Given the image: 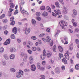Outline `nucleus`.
I'll list each match as a JSON object with an SVG mask.
<instances>
[{
  "label": "nucleus",
  "instance_id": "f257e3e1",
  "mask_svg": "<svg viewBox=\"0 0 79 79\" xmlns=\"http://www.w3.org/2000/svg\"><path fill=\"white\" fill-rule=\"evenodd\" d=\"M59 24L62 27L66 26L68 25L67 22L64 20L60 21L59 22Z\"/></svg>",
  "mask_w": 79,
  "mask_h": 79
},
{
  "label": "nucleus",
  "instance_id": "f03ea898",
  "mask_svg": "<svg viewBox=\"0 0 79 79\" xmlns=\"http://www.w3.org/2000/svg\"><path fill=\"white\" fill-rule=\"evenodd\" d=\"M20 9L21 12L22 14H26V15H28V13L24 9H23H23H22V7H21V6H20Z\"/></svg>",
  "mask_w": 79,
  "mask_h": 79
},
{
  "label": "nucleus",
  "instance_id": "7ed1b4c3",
  "mask_svg": "<svg viewBox=\"0 0 79 79\" xmlns=\"http://www.w3.org/2000/svg\"><path fill=\"white\" fill-rule=\"evenodd\" d=\"M43 55L41 56V58L42 60H44L45 59L44 56H46L47 53L46 52V51L45 50H43Z\"/></svg>",
  "mask_w": 79,
  "mask_h": 79
},
{
  "label": "nucleus",
  "instance_id": "20e7f679",
  "mask_svg": "<svg viewBox=\"0 0 79 79\" xmlns=\"http://www.w3.org/2000/svg\"><path fill=\"white\" fill-rule=\"evenodd\" d=\"M70 53L69 52L67 51L66 52V53H65L64 56L65 57L67 60H69L70 58V56L69 55V54Z\"/></svg>",
  "mask_w": 79,
  "mask_h": 79
},
{
  "label": "nucleus",
  "instance_id": "39448f33",
  "mask_svg": "<svg viewBox=\"0 0 79 79\" xmlns=\"http://www.w3.org/2000/svg\"><path fill=\"white\" fill-rule=\"evenodd\" d=\"M37 67L38 69H40L42 71H44L45 69V68L44 67H41L40 64H38Z\"/></svg>",
  "mask_w": 79,
  "mask_h": 79
},
{
  "label": "nucleus",
  "instance_id": "423d86ee",
  "mask_svg": "<svg viewBox=\"0 0 79 79\" xmlns=\"http://www.w3.org/2000/svg\"><path fill=\"white\" fill-rule=\"evenodd\" d=\"M30 28H28L27 29V28H26L24 29V31H26L25 32V34L26 35H28L30 32Z\"/></svg>",
  "mask_w": 79,
  "mask_h": 79
},
{
  "label": "nucleus",
  "instance_id": "0eeeda50",
  "mask_svg": "<svg viewBox=\"0 0 79 79\" xmlns=\"http://www.w3.org/2000/svg\"><path fill=\"white\" fill-rule=\"evenodd\" d=\"M31 69L32 71H35L36 69L35 66V65H32Z\"/></svg>",
  "mask_w": 79,
  "mask_h": 79
},
{
  "label": "nucleus",
  "instance_id": "6e6552de",
  "mask_svg": "<svg viewBox=\"0 0 79 79\" xmlns=\"http://www.w3.org/2000/svg\"><path fill=\"white\" fill-rule=\"evenodd\" d=\"M54 12L57 15H58L59 14L61 15V11L58 9H57V11L54 10Z\"/></svg>",
  "mask_w": 79,
  "mask_h": 79
},
{
  "label": "nucleus",
  "instance_id": "1a4fd4ad",
  "mask_svg": "<svg viewBox=\"0 0 79 79\" xmlns=\"http://www.w3.org/2000/svg\"><path fill=\"white\" fill-rule=\"evenodd\" d=\"M29 62L30 64H32L33 62V59L32 56H30L29 58Z\"/></svg>",
  "mask_w": 79,
  "mask_h": 79
},
{
  "label": "nucleus",
  "instance_id": "9d476101",
  "mask_svg": "<svg viewBox=\"0 0 79 79\" xmlns=\"http://www.w3.org/2000/svg\"><path fill=\"white\" fill-rule=\"evenodd\" d=\"M10 40L8 39L6 40V42L4 43V44L5 45H7L10 43Z\"/></svg>",
  "mask_w": 79,
  "mask_h": 79
},
{
  "label": "nucleus",
  "instance_id": "9b49d317",
  "mask_svg": "<svg viewBox=\"0 0 79 79\" xmlns=\"http://www.w3.org/2000/svg\"><path fill=\"white\" fill-rule=\"evenodd\" d=\"M55 5L57 8H60V5L59 4V2L56 1L55 3Z\"/></svg>",
  "mask_w": 79,
  "mask_h": 79
},
{
  "label": "nucleus",
  "instance_id": "f8f14e48",
  "mask_svg": "<svg viewBox=\"0 0 79 79\" xmlns=\"http://www.w3.org/2000/svg\"><path fill=\"white\" fill-rule=\"evenodd\" d=\"M62 61L63 63H64V64H68L67 60L65 58H63V59L62 60Z\"/></svg>",
  "mask_w": 79,
  "mask_h": 79
},
{
  "label": "nucleus",
  "instance_id": "ddd939ff",
  "mask_svg": "<svg viewBox=\"0 0 79 79\" xmlns=\"http://www.w3.org/2000/svg\"><path fill=\"white\" fill-rule=\"evenodd\" d=\"M12 32L15 34H16L17 33V29L16 27H14L12 30Z\"/></svg>",
  "mask_w": 79,
  "mask_h": 79
},
{
  "label": "nucleus",
  "instance_id": "4468645a",
  "mask_svg": "<svg viewBox=\"0 0 79 79\" xmlns=\"http://www.w3.org/2000/svg\"><path fill=\"white\" fill-rule=\"evenodd\" d=\"M72 22L73 23V25L74 27H76L77 25V23L75 22V21L74 19H72Z\"/></svg>",
  "mask_w": 79,
  "mask_h": 79
},
{
  "label": "nucleus",
  "instance_id": "2eb2a0df",
  "mask_svg": "<svg viewBox=\"0 0 79 79\" xmlns=\"http://www.w3.org/2000/svg\"><path fill=\"white\" fill-rule=\"evenodd\" d=\"M55 72L56 73H59L60 71L58 68H56L55 69Z\"/></svg>",
  "mask_w": 79,
  "mask_h": 79
},
{
  "label": "nucleus",
  "instance_id": "dca6fc26",
  "mask_svg": "<svg viewBox=\"0 0 79 79\" xmlns=\"http://www.w3.org/2000/svg\"><path fill=\"white\" fill-rule=\"evenodd\" d=\"M57 49V46L56 45H54L52 47V50L54 52H56Z\"/></svg>",
  "mask_w": 79,
  "mask_h": 79
},
{
  "label": "nucleus",
  "instance_id": "f3484780",
  "mask_svg": "<svg viewBox=\"0 0 79 79\" xmlns=\"http://www.w3.org/2000/svg\"><path fill=\"white\" fill-rule=\"evenodd\" d=\"M64 10L63 11V13L64 14H66L67 13L68 9L67 8H66L65 7H64Z\"/></svg>",
  "mask_w": 79,
  "mask_h": 79
},
{
  "label": "nucleus",
  "instance_id": "a211bd4d",
  "mask_svg": "<svg viewBox=\"0 0 79 79\" xmlns=\"http://www.w3.org/2000/svg\"><path fill=\"white\" fill-rule=\"evenodd\" d=\"M59 50L60 52H63V48L62 47L60 46H58Z\"/></svg>",
  "mask_w": 79,
  "mask_h": 79
},
{
  "label": "nucleus",
  "instance_id": "6ab92c4d",
  "mask_svg": "<svg viewBox=\"0 0 79 79\" xmlns=\"http://www.w3.org/2000/svg\"><path fill=\"white\" fill-rule=\"evenodd\" d=\"M51 39L50 37L49 36H47L46 39V41L48 42H49L51 40Z\"/></svg>",
  "mask_w": 79,
  "mask_h": 79
},
{
  "label": "nucleus",
  "instance_id": "aec40b11",
  "mask_svg": "<svg viewBox=\"0 0 79 79\" xmlns=\"http://www.w3.org/2000/svg\"><path fill=\"white\" fill-rule=\"evenodd\" d=\"M21 55L22 56H24V57L25 58L27 57V55L26 54L24 53L23 52L21 53Z\"/></svg>",
  "mask_w": 79,
  "mask_h": 79
},
{
  "label": "nucleus",
  "instance_id": "412c9836",
  "mask_svg": "<svg viewBox=\"0 0 79 79\" xmlns=\"http://www.w3.org/2000/svg\"><path fill=\"white\" fill-rule=\"evenodd\" d=\"M16 76L18 78H20L21 77V75L19 73H16Z\"/></svg>",
  "mask_w": 79,
  "mask_h": 79
},
{
  "label": "nucleus",
  "instance_id": "4be33fe9",
  "mask_svg": "<svg viewBox=\"0 0 79 79\" xmlns=\"http://www.w3.org/2000/svg\"><path fill=\"white\" fill-rule=\"evenodd\" d=\"M10 8H14L15 6V5L13 3H10Z\"/></svg>",
  "mask_w": 79,
  "mask_h": 79
},
{
  "label": "nucleus",
  "instance_id": "5701e85b",
  "mask_svg": "<svg viewBox=\"0 0 79 79\" xmlns=\"http://www.w3.org/2000/svg\"><path fill=\"white\" fill-rule=\"evenodd\" d=\"M5 14H3L1 15L0 16V19H2L5 18Z\"/></svg>",
  "mask_w": 79,
  "mask_h": 79
},
{
  "label": "nucleus",
  "instance_id": "b1692460",
  "mask_svg": "<svg viewBox=\"0 0 79 79\" xmlns=\"http://www.w3.org/2000/svg\"><path fill=\"white\" fill-rule=\"evenodd\" d=\"M48 15V13L46 12H44L43 13V15L44 17L47 16Z\"/></svg>",
  "mask_w": 79,
  "mask_h": 79
},
{
  "label": "nucleus",
  "instance_id": "393cba45",
  "mask_svg": "<svg viewBox=\"0 0 79 79\" xmlns=\"http://www.w3.org/2000/svg\"><path fill=\"white\" fill-rule=\"evenodd\" d=\"M46 9L48 10V11L49 12H51V8L49 6H47L46 7Z\"/></svg>",
  "mask_w": 79,
  "mask_h": 79
},
{
  "label": "nucleus",
  "instance_id": "a878e982",
  "mask_svg": "<svg viewBox=\"0 0 79 79\" xmlns=\"http://www.w3.org/2000/svg\"><path fill=\"white\" fill-rule=\"evenodd\" d=\"M75 68L76 70H79V64H76L75 65Z\"/></svg>",
  "mask_w": 79,
  "mask_h": 79
},
{
  "label": "nucleus",
  "instance_id": "bb28decb",
  "mask_svg": "<svg viewBox=\"0 0 79 79\" xmlns=\"http://www.w3.org/2000/svg\"><path fill=\"white\" fill-rule=\"evenodd\" d=\"M52 55V53L51 52H50L49 53H47V56H48V57H50Z\"/></svg>",
  "mask_w": 79,
  "mask_h": 79
},
{
  "label": "nucleus",
  "instance_id": "cd10ccee",
  "mask_svg": "<svg viewBox=\"0 0 79 79\" xmlns=\"http://www.w3.org/2000/svg\"><path fill=\"white\" fill-rule=\"evenodd\" d=\"M15 55L14 54H11L10 56V58L11 59H13L15 58Z\"/></svg>",
  "mask_w": 79,
  "mask_h": 79
},
{
  "label": "nucleus",
  "instance_id": "c85d7f7f",
  "mask_svg": "<svg viewBox=\"0 0 79 79\" xmlns=\"http://www.w3.org/2000/svg\"><path fill=\"white\" fill-rule=\"evenodd\" d=\"M4 51V48L3 47H1L0 48V52L2 53Z\"/></svg>",
  "mask_w": 79,
  "mask_h": 79
},
{
  "label": "nucleus",
  "instance_id": "c756f323",
  "mask_svg": "<svg viewBox=\"0 0 79 79\" xmlns=\"http://www.w3.org/2000/svg\"><path fill=\"white\" fill-rule=\"evenodd\" d=\"M8 15L9 17H11L12 15V13L11 12H10V11H8Z\"/></svg>",
  "mask_w": 79,
  "mask_h": 79
},
{
  "label": "nucleus",
  "instance_id": "7c9ffc66",
  "mask_svg": "<svg viewBox=\"0 0 79 79\" xmlns=\"http://www.w3.org/2000/svg\"><path fill=\"white\" fill-rule=\"evenodd\" d=\"M49 60V63H50L51 64H53V63L54 61L52 59H50Z\"/></svg>",
  "mask_w": 79,
  "mask_h": 79
},
{
  "label": "nucleus",
  "instance_id": "2f4dec72",
  "mask_svg": "<svg viewBox=\"0 0 79 79\" xmlns=\"http://www.w3.org/2000/svg\"><path fill=\"white\" fill-rule=\"evenodd\" d=\"M45 9V7L44 6H42L41 7V10H44Z\"/></svg>",
  "mask_w": 79,
  "mask_h": 79
},
{
  "label": "nucleus",
  "instance_id": "473e14b6",
  "mask_svg": "<svg viewBox=\"0 0 79 79\" xmlns=\"http://www.w3.org/2000/svg\"><path fill=\"white\" fill-rule=\"evenodd\" d=\"M19 73L22 75H23L24 74V72H23V71L21 70H19Z\"/></svg>",
  "mask_w": 79,
  "mask_h": 79
},
{
  "label": "nucleus",
  "instance_id": "72a5a7b5",
  "mask_svg": "<svg viewBox=\"0 0 79 79\" xmlns=\"http://www.w3.org/2000/svg\"><path fill=\"white\" fill-rule=\"evenodd\" d=\"M3 23H7L8 22V20L6 19H4L2 20Z\"/></svg>",
  "mask_w": 79,
  "mask_h": 79
},
{
  "label": "nucleus",
  "instance_id": "f704fd0d",
  "mask_svg": "<svg viewBox=\"0 0 79 79\" xmlns=\"http://www.w3.org/2000/svg\"><path fill=\"white\" fill-rule=\"evenodd\" d=\"M53 44V42L52 40H51V42H50V43H49V45L50 46H52Z\"/></svg>",
  "mask_w": 79,
  "mask_h": 79
},
{
  "label": "nucleus",
  "instance_id": "c9c22d12",
  "mask_svg": "<svg viewBox=\"0 0 79 79\" xmlns=\"http://www.w3.org/2000/svg\"><path fill=\"white\" fill-rule=\"evenodd\" d=\"M15 35L14 34H11V38L12 39H15Z\"/></svg>",
  "mask_w": 79,
  "mask_h": 79
},
{
  "label": "nucleus",
  "instance_id": "e433bc0d",
  "mask_svg": "<svg viewBox=\"0 0 79 79\" xmlns=\"http://www.w3.org/2000/svg\"><path fill=\"white\" fill-rule=\"evenodd\" d=\"M4 57L5 58L6 60H8V57L6 55V54L4 55Z\"/></svg>",
  "mask_w": 79,
  "mask_h": 79
},
{
  "label": "nucleus",
  "instance_id": "4c0bfd02",
  "mask_svg": "<svg viewBox=\"0 0 79 79\" xmlns=\"http://www.w3.org/2000/svg\"><path fill=\"white\" fill-rule=\"evenodd\" d=\"M32 50L34 51H35L37 50V48L35 47H33L32 48Z\"/></svg>",
  "mask_w": 79,
  "mask_h": 79
},
{
  "label": "nucleus",
  "instance_id": "58836bf2",
  "mask_svg": "<svg viewBox=\"0 0 79 79\" xmlns=\"http://www.w3.org/2000/svg\"><path fill=\"white\" fill-rule=\"evenodd\" d=\"M59 56L60 58L63 57L64 56L63 54L61 53H59Z\"/></svg>",
  "mask_w": 79,
  "mask_h": 79
},
{
  "label": "nucleus",
  "instance_id": "ea45409f",
  "mask_svg": "<svg viewBox=\"0 0 79 79\" xmlns=\"http://www.w3.org/2000/svg\"><path fill=\"white\" fill-rule=\"evenodd\" d=\"M41 78H40V79H45V76L44 75H41Z\"/></svg>",
  "mask_w": 79,
  "mask_h": 79
},
{
  "label": "nucleus",
  "instance_id": "a19ab883",
  "mask_svg": "<svg viewBox=\"0 0 79 79\" xmlns=\"http://www.w3.org/2000/svg\"><path fill=\"white\" fill-rule=\"evenodd\" d=\"M15 24V21H13L12 22H11L10 23V25L12 26L14 25Z\"/></svg>",
  "mask_w": 79,
  "mask_h": 79
},
{
  "label": "nucleus",
  "instance_id": "79ce46f5",
  "mask_svg": "<svg viewBox=\"0 0 79 79\" xmlns=\"http://www.w3.org/2000/svg\"><path fill=\"white\" fill-rule=\"evenodd\" d=\"M15 51H16L15 49L14 48H13L11 49H10V52H15Z\"/></svg>",
  "mask_w": 79,
  "mask_h": 79
},
{
  "label": "nucleus",
  "instance_id": "37998d69",
  "mask_svg": "<svg viewBox=\"0 0 79 79\" xmlns=\"http://www.w3.org/2000/svg\"><path fill=\"white\" fill-rule=\"evenodd\" d=\"M73 13L74 15H76L77 14V11H76V10H73Z\"/></svg>",
  "mask_w": 79,
  "mask_h": 79
},
{
  "label": "nucleus",
  "instance_id": "c03bdc74",
  "mask_svg": "<svg viewBox=\"0 0 79 79\" xmlns=\"http://www.w3.org/2000/svg\"><path fill=\"white\" fill-rule=\"evenodd\" d=\"M32 23L33 24H35L36 23V21H35V20H33V19H32Z\"/></svg>",
  "mask_w": 79,
  "mask_h": 79
},
{
  "label": "nucleus",
  "instance_id": "a18cd8bd",
  "mask_svg": "<svg viewBox=\"0 0 79 79\" xmlns=\"http://www.w3.org/2000/svg\"><path fill=\"white\" fill-rule=\"evenodd\" d=\"M15 19V18L14 17H11L10 18V21H13Z\"/></svg>",
  "mask_w": 79,
  "mask_h": 79
},
{
  "label": "nucleus",
  "instance_id": "49530a36",
  "mask_svg": "<svg viewBox=\"0 0 79 79\" xmlns=\"http://www.w3.org/2000/svg\"><path fill=\"white\" fill-rule=\"evenodd\" d=\"M9 10L10 11H9L11 12V13H12V12L13 11H14V9H12L11 8H9Z\"/></svg>",
  "mask_w": 79,
  "mask_h": 79
},
{
  "label": "nucleus",
  "instance_id": "de8ad7c7",
  "mask_svg": "<svg viewBox=\"0 0 79 79\" xmlns=\"http://www.w3.org/2000/svg\"><path fill=\"white\" fill-rule=\"evenodd\" d=\"M36 16H40L41 13L39 12H37L36 13Z\"/></svg>",
  "mask_w": 79,
  "mask_h": 79
},
{
  "label": "nucleus",
  "instance_id": "09e8293b",
  "mask_svg": "<svg viewBox=\"0 0 79 79\" xmlns=\"http://www.w3.org/2000/svg\"><path fill=\"white\" fill-rule=\"evenodd\" d=\"M4 30H6L7 28V26L5 25L2 28Z\"/></svg>",
  "mask_w": 79,
  "mask_h": 79
},
{
  "label": "nucleus",
  "instance_id": "8fccbe9b",
  "mask_svg": "<svg viewBox=\"0 0 79 79\" xmlns=\"http://www.w3.org/2000/svg\"><path fill=\"white\" fill-rule=\"evenodd\" d=\"M21 3L22 5H23L24 4V0H22L21 1Z\"/></svg>",
  "mask_w": 79,
  "mask_h": 79
},
{
  "label": "nucleus",
  "instance_id": "3c124183",
  "mask_svg": "<svg viewBox=\"0 0 79 79\" xmlns=\"http://www.w3.org/2000/svg\"><path fill=\"white\" fill-rule=\"evenodd\" d=\"M10 70L11 72H15L16 71V70L14 69H10Z\"/></svg>",
  "mask_w": 79,
  "mask_h": 79
},
{
  "label": "nucleus",
  "instance_id": "603ef678",
  "mask_svg": "<svg viewBox=\"0 0 79 79\" xmlns=\"http://www.w3.org/2000/svg\"><path fill=\"white\" fill-rule=\"evenodd\" d=\"M45 35V34H44V33H42V34H41V35H39V36L40 37H43Z\"/></svg>",
  "mask_w": 79,
  "mask_h": 79
},
{
  "label": "nucleus",
  "instance_id": "864d4df0",
  "mask_svg": "<svg viewBox=\"0 0 79 79\" xmlns=\"http://www.w3.org/2000/svg\"><path fill=\"white\" fill-rule=\"evenodd\" d=\"M59 1L62 5H64V2L63 0H59Z\"/></svg>",
  "mask_w": 79,
  "mask_h": 79
},
{
  "label": "nucleus",
  "instance_id": "5fc2aeb1",
  "mask_svg": "<svg viewBox=\"0 0 79 79\" xmlns=\"http://www.w3.org/2000/svg\"><path fill=\"white\" fill-rule=\"evenodd\" d=\"M31 38L32 40H36L37 38L35 36H32L31 37Z\"/></svg>",
  "mask_w": 79,
  "mask_h": 79
},
{
  "label": "nucleus",
  "instance_id": "6e6d98bb",
  "mask_svg": "<svg viewBox=\"0 0 79 79\" xmlns=\"http://www.w3.org/2000/svg\"><path fill=\"white\" fill-rule=\"evenodd\" d=\"M52 16L54 17H56L57 16L56 14L55 13H52Z\"/></svg>",
  "mask_w": 79,
  "mask_h": 79
},
{
  "label": "nucleus",
  "instance_id": "4d7b16f0",
  "mask_svg": "<svg viewBox=\"0 0 79 79\" xmlns=\"http://www.w3.org/2000/svg\"><path fill=\"white\" fill-rule=\"evenodd\" d=\"M51 6V7H52V9H55V6L54 5L52 4Z\"/></svg>",
  "mask_w": 79,
  "mask_h": 79
},
{
  "label": "nucleus",
  "instance_id": "13d9d810",
  "mask_svg": "<svg viewBox=\"0 0 79 79\" xmlns=\"http://www.w3.org/2000/svg\"><path fill=\"white\" fill-rule=\"evenodd\" d=\"M46 62L45 61H43L42 62V64L43 65H44L45 64Z\"/></svg>",
  "mask_w": 79,
  "mask_h": 79
},
{
  "label": "nucleus",
  "instance_id": "bf43d9fd",
  "mask_svg": "<svg viewBox=\"0 0 79 79\" xmlns=\"http://www.w3.org/2000/svg\"><path fill=\"white\" fill-rule=\"evenodd\" d=\"M36 19L38 21H40L41 20V18L39 17H37L36 18Z\"/></svg>",
  "mask_w": 79,
  "mask_h": 79
},
{
  "label": "nucleus",
  "instance_id": "052dcab7",
  "mask_svg": "<svg viewBox=\"0 0 79 79\" xmlns=\"http://www.w3.org/2000/svg\"><path fill=\"white\" fill-rule=\"evenodd\" d=\"M29 53L31 54L32 53V51L31 50H28L27 51Z\"/></svg>",
  "mask_w": 79,
  "mask_h": 79
},
{
  "label": "nucleus",
  "instance_id": "680f3d73",
  "mask_svg": "<svg viewBox=\"0 0 79 79\" xmlns=\"http://www.w3.org/2000/svg\"><path fill=\"white\" fill-rule=\"evenodd\" d=\"M18 13V10H16L15 11V12H14V14L15 15H16Z\"/></svg>",
  "mask_w": 79,
  "mask_h": 79
},
{
  "label": "nucleus",
  "instance_id": "e2e57ef3",
  "mask_svg": "<svg viewBox=\"0 0 79 79\" xmlns=\"http://www.w3.org/2000/svg\"><path fill=\"white\" fill-rule=\"evenodd\" d=\"M28 43L29 45H33V43L30 41H29Z\"/></svg>",
  "mask_w": 79,
  "mask_h": 79
},
{
  "label": "nucleus",
  "instance_id": "0e129e2a",
  "mask_svg": "<svg viewBox=\"0 0 79 79\" xmlns=\"http://www.w3.org/2000/svg\"><path fill=\"white\" fill-rule=\"evenodd\" d=\"M47 32H49L50 31V29L49 28H48L46 30Z\"/></svg>",
  "mask_w": 79,
  "mask_h": 79
},
{
  "label": "nucleus",
  "instance_id": "69168bd1",
  "mask_svg": "<svg viewBox=\"0 0 79 79\" xmlns=\"http://www.w3.org/2000/svg\"><path fill=\"white\" fill-rule=\"evenodd\" d=\"M75 42L76 44L79 43V40H78V39L76 40H75Z\"/></svg>",
  "mask_w": 79,
  "mask_h": 79
},
{
  "label": "nucleus",
  "instance_id": "338daca9",
  "mask_svg": "<svg viewBox=\"0 0 79 79\" xmlns=\"http://www.w3.org/2000/svg\"><path fill=\"white\" fill-rule=\"evenodd\" d=\"M36 49H37V50L38 51H41V49L40 48V47L37 48H36Z\"/></svg>",
  "mask_w": 79,
  "mask_h": 79
},
{
  "label": "nucleus",
  "instance_id": "774afa93",
  "mask_svg": "<svg viewBox=\"0 0 79 79\" xmlns=\"http://www.w3.org/2000/svg\"><path fill=\"white\" fill-rule=\"evenodd\" d=\"M76 57H77L79 59V53H77V56H76Z\"/></svg>",
  "mask_w": 79,
  "mask_h": 79
}]
</instances>
